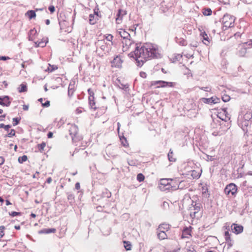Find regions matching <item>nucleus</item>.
Instances as JSON below:
<instances>
[{
	"instance_id": "f257e3e1",
	"label": "nucleus",
	"mask_w": 252,
	"mask_h": 252,
	"mask_svg": "<svg viewBox=\"0 0 252 252\" xmlns=\"http://www.w3.org/2000/svg\"><path fill=\"white\" fill-rule=\"evenodd\" d=\"M129 56L134 59L137 66L141 67L149 59L160 58V54L157 45L145 43L136 44L134 51L130 53Z\"/></svg>"
},
{
	"instance_id": "f03ea898",
	"label": "nucleus",
	"mask_w": 252,
	"mask_h": 252,
	"mask_svg": "<svg viewBox=\"0 0 252 252\" xmlns=\"http://www.w3.org/2000/svg\"><path fill=\"white\" fill-rule=\"evenodd\" d=\"M234 21L235 17L228 14H224L222 18V22L223 24V26L226 28L233 27Z\"/></svg>"
},
{
	"instance_id": "7ed1b4c3",
	"label": "nucleus",
	"mask_w": 252,
	"mask_h": 252,
	"mask_svg": "<svg viewBox=\"0 0 252 252\" xmlns=\"http://www.w3.org/2000/svg\"><path fill=\"white\" fill-rule=\"evenodd\" d=\"M170 179H161L160 181L159 188L161 190L165 191L169 190L171 188L173 190V188L176 189V186L172 185L170 182Z\"/></svg>"
},
{
	"instance_id": "20e7f679",
	"label": "nucleus",
	"mask_w": 252,
	"mask_h": 252,
	"mask_svg": "<svg viewBox=\"0 0 252 252\" xmlns=\"http://www.w3.org/2000/svg\"><path fill=\"white\" fill-rule=\"evenodd\" d=\"M237 186L233 183H230L227 185L224 189V192L227 195L231 194L232 195H235L237 192Z\"/></svg>"
},
{
	"instance_id": "39448f33",
	"label": "nucleus",
	"mask_w": 252,
	"mask_h": 252,
	"mask_svg": "<svg viewBox=\"0 0 252 252\" xmlns=\"http://www.w3.org/2000/svg\"><path fill=\"white\" fill-rule=\"evenodd\" d=\"M202 100L204 103L209 104H216L220 102V99L216 96L208 98H202Z\"/></svg>"
},
{
	"instance_id": "423d86ee",
	"label": "nucleus",
	"mask_w": 252,
	"mask_h": 252,
	"mask_svg": "<svg viewBox=\"0 0 252 252\" xmlns=\"http://www.w3.org/2000/svg\"><path fill=\"white\" fill-rule=\"evenodd\" d=\"M153 85H158V87H172L173 86V83L172 82H166L164 81H156L152 83Z\"/></svg>"
},
{
	"instance_id": "0eeeda50",
	"label": "nucleus",
	"mask_w": 252,
	"mask_h": 252,
	"mask_svg": "<svg viewBox=\"0 0 252 252\" xmlns=\"http://www.w3.org/2000/svg\"><path fill=\"white\" fill-rule=\"evenodd\" d=\"M231 228L233 233L236 234L241 233L243 231V226L241 225H238L236 223H233L231 226Z\"/></svg>"
},
{
	"instance_id": "6e6552de",
	"label": "nucleus",
	"mask_w": 252,
	"mask_h": 252,
	"mask_svg": "<svg viewBox=\"0 0 252 252\" xmlns=\"http://www.w3.org/2000/svg\"><path fill=\"white\" fill-rule=\"evenodd\" d=\"M238 49L237 55L241 57H244L247 53V48L241 44L239 45Z\"/></svg>"
},
{
	"instance_id": "1a4fd4ad",
	"label": "nucleus",
	"mask_w": 252,
	"mask_h": 252,
	"mask_svg": "<svg viewBox=\"0 0 252 252\" xmlns=\"http://www.w3.org/2000/svg\"><path fill=\"white\" fill-rule=\"evenodd\" d=\"M126 14V11H122L121 9H119L116 19V23L119 24L122 21V16Z\"/></svg>"
},
{
	"instance_id": "9d476101",
	"label": "nucleus",
	"mask_w": 252,
	"mask_h": 252,
	"mask_svg": "<svg viewBox=\"0 0 252 252\" xmlns=\"http://www.w3.org/2000/svg\"><path fill=\"white\" fill-rule=\"evenodd\" d=\"M170 229V225L165 223H161L157 229V231H163L166 232L169 230Z\"/></svg>"
},
{
	"instance_id": "9b49d317",
	"label": "nucleus",
	"mask_w": 252,
	"mask_h": 252,
	"mask_svg": "<svg viewBox=\"0 0 252 252\" xmlns=\"http://www.w3.org/2000/svg\"><path fill=\"white\" fill-rule=\"evenodd\" d=\"M56 231V229L54 228H44L39 231L40 234H49L54 233Z\"/></svg>"
},
{
	"instance_id": "f8f14e48",
	"label": "nucleus",
	"mask_w": 252,
	"mask_h": 252,
	"mask_svg": "<svg viewBox=\"0 0 252 252\" xmlns=\"http://www.w3.org/2000/svg\"><path fill=\"white\" fill-rule=\"evenodd\" d=\"M119 34L121 36V37L123 38V40L130 37V34L126 31L122 29L120 30V31L119 32Z\"/></svg>"
},
{
	"instance_id": "ddd939ff",
	"label": "nucleus",
	"mask_w": 252,
	"mask_h": 252,
	"mask_svg": "<svg viewBox=\"0 0 252 252\" xmlns=\"http://www.w3.org/2000/svg\"><path fill=\"white\" fill-rule=\"evenodd\" d=\"M157 235L160 240H164L167 238V235L166 232L163 231H157Z\"/></svg>"
},
{
	"instance_id": "4468645a",
	"label": "nucleus",
	"mask_w": 252,
	"mask_h": 252,
	"mask_svg": "<svg viewBox=\"0 0 252 252\" xmlns=\"http://www.w3.org/2000/svg\"><path fill=\"white\" fill-rule=\"evenodd\" d=\"M241 127L243 130H248L247 127L252 124V121H247L243 120H242L241 123Z\"/></svg>"
},
{
	"instance_id": "2eb2a0df",
	"label": "nucleus",
	"mask_w": 252,
	"mask_h": 252,
	"mask_svg": "<svg viewBox=\"0 0 252 252\" xmlns=\"http://www.w3.org/2000/svg\"><path fill=\"white\" fill-rule=\"evenodd\" d=\"M112 63L115 66L119 67L121 66L122 61L120 57L117 56L114 59Z\"/></svg>"
},
{
	"instance_id": "dca6fc26",
	"label": "nucleus",
	"mask_w": 252,
	"mask_h": 252,
	"mask_svg": "<svg viewBox=\"0 0 252 252\" xmlns=\"http://www.w3.org/2000/svg\"><path fill=\"white\" fill-rule=\"evenodd\" d=\"M122 43L123 44V48L127 49L131 45L132 41L129 39V38H127L123 40V41H122Z\"/></svg>"
},
{
	"instance_id": "f3484780",
	"label": "nucleus",
	"mask_w": 252,
	"mask_h": 252,
	"mask_svg": "<svg viewBox=\"0 0 252 252\" xmlns=\"http://www.w3.org/2000/svg\"><path fill=\"white\" fill-rule=\"evenodd\" d=\"M97 20L98 19L94 16V14H91L89 15V23L91 25L95 24Z\"/></svg>"
},
{
	"instance_id": "a211bd4d",
	"label": "nucleus",
	"mask_w": 252,
	"mask_h": 252,
	"mask_svg": "<svg viewBox=\"0 0 252 252\" xmlns=\"http://www.w3.org/2000/svg\"><path fill=\"white\" fill-rule=\"evenodd\" d=\"M94 97H89V104L90 106V107L92 109H94L95 110L96 109V107L95 105V102L94 101Z\"/></svg>"
},
{
	"instance_id": "6ab92c4d",
	"label": "nucleus",
	"mask_w": 252,
	"mask_h": 252,
	"mask_svg": "<svg viewBox=\"0 0 252 252\" xmlns=\"http://www.w3.org/2000/svg\"><path fill=\"white\" fill-rule=\"evenodd\" d=\"M252 118V114L251 112H247L242 118V120L248 121H251Z\"/></svg>"
},
{
	"instance_id": "aec40b11",
	"label": "nucleus",
	"mask_w": 252,
	"mask_h": 252,
	"mask_svg": "<svg viewBox=\"0 0 252 252\" xmlns=\"http://www.w3.org/2000/svg\"><path fill=\"white\" fill-rule=\"evenodd\" d=\"M176 42L177 43H178L179 45H182V46H186L187 45V41L186 40H185L183 38H176Z\"/></svg>"
},
{
	"instance_id": "412c9836",
	"label": "nucleus",
	"mask_w": 252,
	"mask_h": 252,
	"mask_svg": "<svg viewBox=\"0 0 252 252\" xmlns=\"http://www.w3.org/2000/svg\"><path fill=\"white\" fill-rule=\"evenodd\" d=\"M167 156L170 161L175 162L176 161V158L173 157V153L171 149L170 150Z\"/></svg>"
},
{
	"instance_id": "4be33fe9",
	"label": "nucleus",
	"mask_w": 252,
	"mask_h": 252,
	"mask_svg": "<svg viewBox=\"0 0 252 252\" xmlns=\"http://www.w3.org/2000/svg\"><path fill=\"white\" fill-rule=\"evenodd\" d=\"M27 14L28 15L30 19H32L36 17V14L34 10H29L27 12Z\"/></svg>"
},
{
	"instance_id": "5701e85b",
	"label": "nucleus",
	"mask_w": 252,
	"mask_h": 252,
	"mask_svg": "<svg viewBox=\"0 0 252 252\" xmlns=\"http://www.w3.org/2000/svg\"><path fill=\"white\" fill-rule=\"evenodd\" d=\"M120 139L122 142V145L125 147H127L128 145V142L126 140V139L125 137L124 136H120Z\"/></svg>"
},
{
	"instance_id": "b1692460",
	"label": "nucleus",
	"mask_w": 252,
	"mask_h": 252,
	"mask_svg": "<svg viewBox=\"0 0 252 252\" xmlns=\"http://www.w3.org/2000/svg\"><path fill=\"white\" fill-rule=\"evenodd\" d=\"M47 41L45 42L43 40L40 41H37L35 42V44L36 45V46L44 47L46 46Z\"/></svg>"
},
{
	"instance_id": "393cba45",
	"label": "nucleus",
	"mask_w": 252,
	"mask_h": 252,
	"mask_svg": "<svg viewBox=\"0 0 252 252\" xmlns=\"http://www.w3.org/2000/svg\"><path fill=\"white\" fill-rule=\"evenodd\" d=\"M27 91V87L26 85L22 84L20 85V88H19L18 91L19 93L26 92Z\"/></svg>"
},
{
	"instance_id": "a878e982",
	"label": "nucleus",
	"mask_w": 252,
	"mask_h": 252,
	"mask_svg": "<svg viewBox=\"0 0 252 252\" xmlns=\"http://www.w3.org/2000/svg\"><path fill=\"white\" fill-rule=\"evenodd\" d=\"M212 13V10L209 8L203 9V14L205 16H210Z\"/></svg>"
},
{
	"instance_id": "bb28decb",
	"label": "nucleus",
	"mask_w": 252,
	"mask_h": 252,
	"mask_svg": "<svg viewBox=\"0 0 252 252\" xmlns=\"http://www.w3.org/2000/svg\"><path fill=\"white\" fill-rule=\"evenodd\" d=\"M242 44L244 45L245 47H247V49L251 48H252V40H250L247 42L242 43Z\"/></svg>"
},
{
	"instance_id": "cd10ccee",
	"label": "nucleus",
	"mask_w": 252,
	"mask_h": 252,
	"mask_svg": "<svg viewBox=\"0 0 252 252\" xmlns=\"http://www.w3.org/2000/svg\"><path fill=\"white\" fill-rule=\"evenodd\" d=\"M193 211H196V212H198L200 210L201 204L199 203H195L194 205V207H193Z\"/></svg>"
},
{
	"instance_id": "c85d7f7f",
	"label": "nucleus",
	"mask_w": 252,
	"mask_h": 252,
	"mask_svg": "<svg viewBox=\"0 0 252 252\" xmlns=\"http://www.w3.org/2000/svg\"><path fill=\"white\" fill-rule=\"evenodd\" d=\"M184 183V182L183 181H179V180H178V182L177 183H176V185H178L177 187H176V189H175V188H173V190H175V189H183V184Z\"/></svg>"
},
{
	"instance_id": "c756f323",
	"label": "nucleus",
	"mask_w": 252,
	"mask_h": 252,
	"mask_svg": "<svg viewBox=\"0 0 252 252\" xmlns=\"http://www.w3.org/2000/svg\"><path fill=\"white\" fill-rule=\"evenodd\" d=\"M124 243L125 244L124 247L125 249L127 251L130 250L131 249V245L130 243L128 241H124Z\"/></svg>"
},
{
	"instance_id": "7c9ffc66",
	"label": "nucleus",
	"mask_w": 252,
	"mask_h": 252,
	"mask_svg": "<svg viewBox=\"0 0 252 252\" xmlns=\"http://www.w3.org/2000/svg\"><path fill=\"white\" fill-rule=\"evenodd\" d=\"M5 99H10L9 96L7 95L0 96V105H2V104H4V101H5Z\"/></svg>"
},
{
	"instance_id": "2f4dec72",
	"label": "nucleus",
	"mask_w": 252,
	"mask_h": 252,
	"mask_svg": "<svg viewBox=\"0 0 252 252\" xmlns=\"http://www.w3.org/2000/svg\"><path fill=\"white\" fill-rule=\"evenodd\" d=\"M28 159V157L26 155H24L22 157H20L18 158V161L20 163H22L23 162L26 161Z\"/></svg>"
},
{
	"instance_id": "473e14b6",
	"label": "nucleus",
	"mask_w": 252,
	"mask_h": 252,
	"mask_svg": "<svg viewBox=\"0 0 252 252\" xmlns=\"http://www.w3.org/2000/svg\"><path fill=\"white\" fill-rule=\"evenodd\" d=\"M145 177L142 173H139L137 175V180L139 182H141L144 180Z\"/></svg>"
},
{
	"instance_id": "72a5a7b5",
	"label": "nucleus",
	"mask_w": 252,
	"mask_h": 252,
	"mask_svg": "<svg viewBox=\"0 0 252 252\" xmlns=\"http://www.w3.org/2000/svg\"><path fill=\"white\" fill-rule=\"evenodd\" d=\"M49 66L48 67L47 70L50 72H52L58 69V67L56 65L49 64Z\"/></svg>"
},
{
	"instance_id": "f704fd0d",
	"label": "nucleus",
	"mask_w": 252,
	"mask_h": 252,
	"mask_svg": "<svg viewBox=\"0 0 252 252\" xmlns=\"http://www.w3.org/2000/svg\"><path fill=\"white\" fill-rule=\"evenodd\" d=\"M46 144L44 142H42L41 144H38L37 147L38 148V150L40 152H42L43 151L44 148L45 147Z\"/></svg>"
},
{
	"instance_id": "c9c22d12",
	"label": "nucleus",
	"mask_w": 252,
	"mask_h": 252,
	"mask_svg": "<svg viewBox=\"0 0 252 252\" xmlns=\"http://www.w3.org/2000/svg\"><path fill=\"white\" fill-rule=\"evenodd\" d=\"M230 99V97L228 95L224 94L222 96V100L225 102L229 101Z\"/></svg>"
},
{
	"instance_id": "e433bc0d",
	"label": "nucleus",
	"mask_w": 252,
	"mask_h": 252,
	"mask_svg": "<svg viewBox=\"0 0 252 252\" xmlns=\"http://www.w3.org/2000/svg\"><path fill=\"white\" fill-rule=\"evenodd\" d=\"M21 120V118H14L12 119V121L14 122L13 126H15L19 124L20 121Z\"/></svg>"
},
{
	"instance_id": "4c0bfd02",
	"label": "nucleus",
	"mask_w": 252,
	"mask_h": 252,
	"mask_svg": "<svg viewBox=\"0 0 252 252\" xmlns=\"http://www.w3.org/2000/svg\"><path fill=\"white\" fill-rule=\"evenodd\" d=\"M11 127V125H5L3 124H0V128H4L5 130L8 131L9 129Z\"/></svg>"
},
{
	"instance_id": "58836bf2",
	"label": "nucleus",
	"mask_w": 252,
	"mask_h": 252,
	"mask_svg": "<svg viewBox=\"0 0 252 252\" xmlns=\"http://www.w3.org/2000/svg\"><path fill=\"white\" fill-rule=\"evenodd\" d=\"M224 238L226 241L231 239L230 234L228 230L224 232Z\"/></svg>"
},
{
	"instance_id": "ea45409f",
	"label": "nucleus",
	"mask_w": 252,
	"mask_h": 252,
	"mask_svg": "<svg viewBox=\"0 0 252 252\" xmlns=\"http://www.w3.org/2000/svg\"><path fill=\"white\" fill-rule=\"evenodd\" d=\"M226 242L228 246V248L231 247L233 245V241L231 238L228 240H227Z\"/></svg>"
},
{
	"instance_id": "a19ab883",
	"label": "nucleus",
	"mask_w": 252,
	"mask_h": 252,
	"mask_svg": "<svg viewBox=\"0 0 252 252\" xmlns=\"http://www.w3.org/2000/svg\"><path fill=\"white\" fill-rule=\"evenodd\" d=\"M15 135V131L14 129H12L10 130V132L7 135V136L8 137H11Z\"/></svg>"
},
{
	"instance_id": "79ce46f5",
	"label": "nucleus",
	"mask_w": 252,
	"mask_h": 252,
	"mask_svg": "<svg viewBox=\"0 0 252 252\" xmlns=\"http://www.w3.org/2000/svg\"><path fill=\"white\" fill-rule=\"evenodd\" d=\"M9 214L10 216H12V217H15L16 216H18V215H21V213L20 212H15V211H13V212H12L11 213H9Z\"/></svg>"
},
{
	"instance_id": "37998d69",
	"label": "nucleus",
	"mask_w": 252,
	"mask_h": 252,
	"mask_svg": "<svg viewBox=\"0 0 252 252\" xmlns=\"http://www.w3.org/2000/svg\"><path fill=\"white\" fill-rule=\"evenodd\" d=\"M11 102L9 99H5V101H4V104H2L3 106H9L10 105Z\"/></svg>"
},
{
	"instance_id": "c03bdc74",
	"label": "nucleus",
	"mask_w": 252,
	"mask_h": 252,
	"mask_svg": "<svg viewBox=\"0 0 252 252\" xmlns=\"http://www.w3.org/2000/svg\"><path fill=\"white\" fill-rule=\"evenodd\" d=\"M202 35L204 40H206V41H207L208 42H209L208 36L207 34L205 32L202 33Z\"/></svg>"
},
{
	"instance_id": "a18cd8bd",
	"label": "nucleus",
	"mask_w": 252,
	"mask_h": 252,
	"mask_svg": "<svg viewBox=\"0 0 252 252\" xmlns=\"http://www.w3.org/2000/svg\"><path fill=\"white\" fill-rule=\"evenodd\" d=\"M88 92L89 94L90 95L89 97H94V93L91 89H89L88 90Z\"/></svg>"
},
{
	"instance_id": "49530a36",
	"label": "nucleus",
	"mask_w": 252,
	"mask_h": 252,
	"mask_svg": "<svg viewBox=\"0 0 252 252\" xmlns=\"http://www.w3.org/2000/svg\"><path fill=\"white\" fill-rule=\"evenodd\" d=\"M48 9L51 13H54L55 11V8L54 6H53V5L49 6L48 7Z\"/></svg>"
},
{
	"instance_id": "de8ad7c7",
	"label": "nucleus",
	"mask_w": 252,
	"mask_h": 252,
	"mask_svg": "<svg viewBox=\"0 0 252 252\" xmlns=\"http://www.w3.org/2000/svg\"><path fill=\"white\" fill-rule=\"evenodd\" d=\"M42 105L43 107H48L50 106V101L48 100H47L45 101V102L42 103Z\"/></svg>"
},
{
	"instance_id": "09e8293b",
	"label": "nucleus",
	"mask_w": 252,
	"mask_h": 252,
	"mask_svg": "<svg viewBox=\"0 0 252 252\" xmlns=\"http://www.w3.org/2000/svg\"><path fill=\"white\" fill-rule=\"evenodd\" d=\"M184 233H185L186 234H188V235H190V230H189V229L186 227H185L184 229Z\"/></svg>"
},
{
	"instance_id": "8fccbe9b",
	"label": "nucleus",
	"mask_w": 252,
	"mask_h": 252,
	"mask_svg": "<svg viewBox=\"0 0 252 252\" xmlns=\"http://www.w3.org/2000/svg\"><path fill=\"white\" fill-rule=\"evenodd\" d=\"M113 38V36L111 34H108L106 37V39L109 41H112Z\"/></svg>"
},
{
	"instance_id": "3c124183",
	"label": "nucleus",
	"mask_w": 252,
	"mask_h": 252,
	"mask_svg": "<svg viewBox=\"0 0 252 252\" xmlns=\"http://www.w3.org/2000/svg\"><path fill=\"white\" fill-rule=\"evenodd\" d=\"M197 213V212H196V211L193 212H190V216L191 218L194 219L195 218L196 214Z\"/></svg>"
},
{
	"instance_id": "603ef678",
	"label": "nucleus",
	"mask_w": 252,
	"mask_h": 252,
	"mask_svg": "<svg viewBox=\"0 0 252 252\" xmlns=\"http://www.w3.org/2000/svg\"><path fill=\"white\" fill-rule=\"evenodd\" d=\"M199 89L202 90H203V91H204L205 92H210V90H211V89H210L208 87H199Z\"/></svg>"
},
{
	"instance_id": "864d4df0",
	"label": "nucleus",
	"mask_w": 252,
	"mask_h": 252,
	"mask_svg": "<svg viewBox=\"0 0 252 252\" xmlns=\"http://www.w3.org/2000/svg\"><path fill=\"white\" fill-rule=\"evenodd\" d=\"M178 181H177L176 180H173V179H170V182L171 183V184L172 185H174V186H176V187H177L178 185H176V183H177Z\"/></svg>"
},
{
	"instance_id": "5fc2aeb1",
	"label": "nucleus",
	"mask_w": 252,
	"mask_h": 252,
	"mask_svg": "<svg viewBox=\"0 0 252 252\" xmlns=\"http://www.w3.org/2000/svg\"><path fill=\"white\" fill-rule=\"evenodd\" d=\"M190 46L193 47H197L198 46V43L197 42H193L190 44Z\"/></svg>"
},
{
	"instance_id": "6e6d98bb",
	"label": "nucleus",
	"mask_w": 252,
	"mask_h": 252,
	"mask_svg": "<svg viewBox=\"0 0 252 252\" xmlns=\"http://www.w3.org/2000/svg\"><path fill=\"white\" fill-rule=\"evenodd\" d=\"M10 58L6 56H0V60L2 61H6Z\"/></svg>"
},
{
	"instance_id": "4d7b16f0",
	"label": "nucleus",
	"mask_w": 252,
	"mask_h": 252,
	"mask_svg": "<svg viewBox=\"0 0 252 252\" xmlns=\"http://www.w3.org/2000/svg\"><path fill=\"white\" fill-rule=\"evenodd\" d=\"M67 199L68 200H73L74 199V196L72 194H68L67 195Z\"/></svg>"
},
{
	"instance_id": "13d9d810",
	"label": "nucleus",
	"mask_w": 252,
	"mask_h": 252,
	"mask_svg": "<svg viewBox=\"0 0 252 252\" xmlns=\"http://www.w3.org/2000/svg\"><path fill=\"white\" fill-rule=\"evenodd\" d=\"M222 110V111H223L224 114H225V117H226V118H228V119L229 120V119H230V118L227 116V115L228 114H227V111H226V108H223Z\"/></svg>"
},
{
	"instance_id": "bf43d9fd",
	"label": "nucleus",
	"mask_w": 252,
	"mask_h": 252,
	"mask_svg": "<svg viewBox=\"0 0 252 252\" xmlns=\"http://www.w3.org/2000/svg\"><path fill=\"white\" fill-rule=\"evenodd\" d=\"M75 188L76 189H79L80 188V183H76L75 185Z\"/></svg>"
},
{
	"instance_id": "052dcab7",
	"label": "nucleus",
	"mask_w": 252,
	"mask_h": 252,
	"mask_svg": "<svg viewBox=\"0 0 252 252\" xmlns=\"http://www.w3.org/2000/svg\"><path fill=\"white\" fill-rule=\"evenodd\" d=\"M23 109L24 111H27L29 109V106L27 105H24L23 106Z\"/></svg>"
},
{
	"instance_id": "680f3d73",
	"label": "nucleus",
	"mask_w": 252,
	"mask_h": 252,
	"mask_svg": "<svg viewBox=\"0 0 252 252\" xmlns=\"http://www.w3.org/2000/svg\"><path fill=\"white\" fill-rule=\"evenodd\" d=\"M53 134L52 132H49L47 134L48 138H51L53 137Z\"/></svg>"
},
{
	"instance_id": "e2e57ef3",
	"label": "nucleus",
	"mask_w": 252,
	"mask_h": 252,
	"mask_svg": "<svg viewBox=\"0 0 252 252\" xmlns=\"http://www.w3.org/2000/svg\"><path fill=\"white\" fill-rule=\"evenodd\" d=\"M6 117V114L0 116V121H2Z\"/></svg>"
},
{
	"instance_id": "0e129e2a",
	"label": "nucleus",
	"mask_w": 252,
	"mask_h": 252,
	"mask_svg": "<svg viewBox=\"0 0 252 252\" xmlns=\"http://www.w3.org/2000/svg\"><path fill=\"white\" fill-rule=\"evenodd\" d=\"M36 32V31L34 30V29L31 30L30 32V34H35Z\"/></svg>"
},
{
	"instance_id": "69168bd1",
	"label": "nucleus",
	"mask_w": 252,
	"mask_h": 252,
	"mask_svg": "<svg viewBox=\"0 0 252 252\" xmlns=\"http://www.w3.org/2000/svg\"><path fill=\"white\" fill-rule=\"evenodd\" d=\"M140 76L143 78H145L146 76V74L145 72H140Z\"/></svg>"
},
{
	"instance_id": "338daca9",
	"label": "nucleus",
	"mask_w": 252,
	"mask_h": 252,
	"mask_svg": "<svg viewBox=\"0 0 252 252\" xmlns=\"http://www.w3.org/2000/svg\"><path fill=\"white\" fill-rule=\"evenodd\" d=\"M5 203H6V205H7V206L11 204V203L8 200H6Z\"/></svg>"
},
{
	"instance_id": "774afa93",
	"label": "nucleus",
	"mask_w": 252,
	"mask_h": 252,
	"mask_svg": "<svg viewBox=\"0 0 252 252\" xmlns=\"http://www.w3.org/2000/svg\"><path fill=\"white\" fill-rule=\"evenodd\" d=\"M45 23H46V24L47 25H49V24H50V20H49V19H47V20H46V21H45Z\"/></svg>"
}]
</instances>
